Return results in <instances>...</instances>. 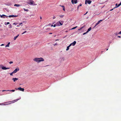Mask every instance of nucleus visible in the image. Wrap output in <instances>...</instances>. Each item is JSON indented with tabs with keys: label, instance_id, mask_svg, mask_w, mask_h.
Instances as JSON below:
<instances>
[{
	"label": "nucleus",
	"instance_id": "nucleus-11",
	"mask_svg": "<svg viewBox=\"0 0 121 121\" xmlns=\"http://www.w3.org/2000/svg\"><path fill=\"white\" fill-rule=\"evenodd\" d=\"M18 79V78H13L12 79V80H13L14 82H15Z\"/></svg>",
	"mask_w": 121,
	"mask_h": 121
},
{
	"label": "nucleus",
	"instance_id": "nucleus-4",
	"mask_svg": "<svg viewBox=\"0 0 121 121\" xmlns=\"http://www.w3.org/2000/svg\"><path fill=\"white\" fill-rule=\"evenodd\" d=\"M87 2V3L89 4H90L91 2V1L90 0H85V4H86V2Z\"/></svg>",
	"mask_w": 121,
	"mask_h": 121
},
{
	"label": "nucleus",
	"instance_id": "nucleus-57",
	"mask_svg": "<svg viewBox=\"0 0 121 121\" xmlns=\"http://www.w3.org/2000/svg\"><path fill=\"white\" fill-rule=\"evenodd\" d=\"M118 5L117 4V6Z\"/></svg>",
	"mask_w": 121,
	"mask_h": 121
},
{
	"label": "nucleus",
	"instance_id": "nucleus-2",
	"mask_svg": "<svg viewBox=\"0 0 121 121\" xmlns=\"http://www.w3.org/2000/svg\"><path fill=\"white\" fill-rule=\"evenodd\" d=\"M35 3H34V1L32 0H30V2L28 3V4L30 5H36L37 4H35Z\"/></svg>",
	"mask_w": 121,
	"mask_h": 121
},
{
	"label": "nucleus",
	"instance_id": "nucleus-10",
	"mask_svg": "<svg viewBox=\"0 0 121 121\" xmlns=\"http://www.w3.org/2000/svg\"><path fill=\"white\" fill-rule=\"evenodd\" d=\"M15 91V90H8L7 91H6L5 90H3L2 91H12L13 92H14Z\"/></svg>",
	"mask_w": 121,
	"mask_h": 121
},
{
	"label": "nucleus",
	"instance_id": "nucleus-42",
	"mask_svg": "<svg viewBox=\"0 0 121 121\" xmlns=\"http://www.w3.org/2000/svg\"><path fill=\"white\" fill-rule=\"evenodd\" d=\"M79 7V6H78L77 7V9L78 10V9Z\"/></svg>",
	"mask_w": 121,
	"mask_h": 121
},
{
	"label": "nucleus",
	"instance_id": "nucleus-19",
	"mask_svg": "<svg viewBox=\"0 0 121 121\" xmlns=\"http://www.w3.org/2000/svg\"><path fill=\"white\" fill-rule=\"evenodd\" d=\"M14 6H16L17 7H19L20 6V5L19 4H15L14 5Z\"/></svg>",
	"mask_w": 121,
	"mask_h": 121
},
{
	"label": "nucleus",
	"instance_id": "nucleus-9",
	"mask_svg": "<svg viewBox=\"0 0 121 121\" xmlns=\"http://www.w3.org/2000/svg\"><path fill=\"white\" fill-rule=\"evenodd\" d=\"M9 69V68H6L4 66H3L2 67V69L3 70H6L7 69Z\"/></svg>",
	"mask_w": 121,
	"mask_h": 121
},
{
	"label": "nucleus",
	"instance_id": "nucleus-54",
	"mask_svg": "<svg viewBox=\"0 0 121 121\" xmlns=\"http://www.w3.org/2000/svg\"><path fill=\"white\" fill-rule=\"evenodd\" d=\"M108 50V49H107L106 50Z\"/></svg>",
	"mask_w": 121,
	"mask_h": 121
},
{
	"label": "nucleus",
	"instance_id": "nucleus-50",
	"mask_svg": "<svg viewBox=\"0 0 121 121\" xmlns=\"http://www.w3.org/2000/svg\"><path fill=\"white\" fill-rule=\"evenodd\" d=\"M113 9H112L111 10H110V11H112V10Z\"/></svg>",
	"mask_w": 121,
	"mask_h": 121
},
{
	"label": "nucleus",
	"instance_id": "nucleus-51",
	"mask_svg": "<svg viewBox=\"0 0 121 121\" xmlns=\"http://www.w3.org/2000/svg\"><path fill=\"white\" fill-rule=\"evenodd\" d=\"M96 25H95V26L94 27V28L95 27H96Z\"/></svg>",
	"mask_w": 121,
	"mask_h": 121
},
{
	"label": "nucleus",
	"instance_id": "nucleus-49",
	"mask_svg": "<svg viewBox=\"0 0 121 121\" xmlns=\"http://www.w3.org/2000/svg\"><path fill=\"white\" fill-rule=\"evenodd\" d=\"M40 19H42L41 17H40Z\"/></svg>",
	"mask_w": 121,
	"mask_h": 121
},
{
	"label": "nucleus",
	"instance_id": "nucleus-35",
	"mask_svg": "<svg viewBox=\"0 0 121 121\" xmlns=\"http://www.w3.org/2000/svg\"><path fill=\"white\" fill-rule=\"evenodd\" d=\"M57 45V43H55V44H53V45L55 46Z\"/></svg>",
	"mask_w": 121,
	"mask_h": 121
},
{
	"label": "nucleus",
	"instance_id": "nucleus-1",
	"mask_svg": "<svg viewBox=\"0 0 121 121\" xmlns=\"http://www.w3.org/2000/svg\"><path fill=\"white\" fill-rule=\"evenodd\" d=\"M33 60L36 62H39L41 61H43L44 59L43 58L41 57L40 58H36L34 59Z\"/></svg>",
	"mask_w": 121,
	"mask_h": 121
},
{
	"label": "nucleus",
	"instance_id": "nucleus-26",
	"mask_svg": "<svg viewBox=\"0 0 121 121\" xmlns=\"http://www.w3.org/2000/svg\"><path fill=\"white\" fill-rule=\"evenodd\" d=\"M9 28H12V25L11 24H10L9 25Z\"/></svg>",
	"mask_w": 121,
	"mask_h": 121
},
{
	"label": "nucleus",
	"instance_id": "nucleus-22",
	"mask_svg": "<svg viewBox=\"0 0 121 121\" xmlns=\"http://www.w3.org/2000/svg\"><path fill=\"white\" fill-rule=\"evenodd\" d=\"M23 9H24V11H27V12H28V11H29L28 10V9H24V8H23Z\"/></svg>",
	"mask_w": 121,
	"mask_h": 121
},
{
	"label": "nucleus",
	"instance_id": "nucleus-28",
	"mask_svg": "<svg viewBox=\"0 0 121 121\" xmlns=\"http://www.w3.org/2000/svg\"><path fill=\"white\" fill-rule=\"evenodd\" d=\"M6 22H5V24L6 25H7L9 24H10V23L9 22H7L6 23V24H5Z\"/></svg>",
	"mask_w": 121,
	"mask_h": 121
},
{
	"label": "nucleus",
	"instance_id": "nucleus-12",
	"mask_svg": "<svg viewBox=\"0 0 121 121\" xmlns=\"http://www.w3.org/2000/svg\"><path fill=\"white\" fill-rule=\"evenodd\" d=\"M117 3L116 4V8H117L119 6L121 5V2L117 6Z\"/></svg>",
	"mask_w": 121,
	"mask_h": 121
},
{
	"label": "nucleus",
	"instance_id": "nucleus-20",
	"mask_svg": "<svg viewBox=\"0 0 121 121\" xmlns=\"http://www.w3.org/2000/svg\"><path fill=\"white\" fill-rule=\"evenodd\" d=\"M59 21V23H60V25H62L63 24V22H62V21L61 22H62V23H61L60 22V21Z\"/></svg>",
	"mask_w": 121,
	"mask_h": 121
},
{
	"label": "nucleus",
	"instance_id": "nucleus-43",
	"mask_svg": "<svg viewBox=\"0 0 121 121\" xmlns=\"http://www.w3.org/2000/svg\"><path fill=\"white\" fill-rule=\"evenodd\" d=\"M82 4H80L78 6H79V7L80 6H82Z\"/></svg>",
	"mask_w": 121,
	"mask_h": 121
},
{
	"label": "nucleus",
	"instance_id": "nucleus-3",
	"mask_svg": "<svg viewBox=\"0 0 121 121\" xmlns=\"http://www.w3.org/2000/svg\"><path fill=\"white\" fill-rule=\"evenodd\" d=\"M77 0H71V2L73 4H76L77 3Z\"/></svg>",
	"mask_w": 121,
	"mask_h": 121
},
{
	"label": "nucleus",
	"instance_id": "nucleus-15",
	"mask_svg": "<svg viewBox=\"0 0 121 121\" xmlns=\"http://www.w3.org/2000/svg\"><path fill=\"white\" fill-rule=\"evenodd\" d=\"M10 43V42L9 43H8L5 46V47H9V45Z\"/></svg>",
	"mask_w": 121,
	"mask_h": 121
},
{
	"label": "nucleus",
	"instance_id": "nucleus-8",
	"mask_svg": "<svg viewBox=\"0 0 121 121\" xmlns=\"http://www.w3.org/2000/svg\"><path fill=\"white\" fill-rule=\"evenodd\" d=\"M18 16L17 15H9L8 17H16Z\"/></svg>",
	"mask_w": 121,
	"mask_h": 121
},
{
	"label": "nucleus",
	"instance_id": "nucleus-30",
	"mask_svg": "<svg viewBox=\"0 0 121 121\" xmlns=\"http://www.w3.org/2000/svg\"><path fill=\"white\" fill-rule=\"evenodd\" d=\"M60 17H61V18H63L64 16V15H60L59 16Z\"/></svg>",
	"mask_w": 121,
	"mask_h": 121
},
{
	"label": "nucleus",
	"instance_id": "nucleus-21",
	"mask_svg": "<svg viewBox=\"0 0 121 121\" xmlns=\"http://www.w3.org/2000/svg\"><path fill=\"white\" fill-rule=\"evenodd\" d=\"M61 6L62 7L63 10L64 11H65V8L64 6Z\"/></svg>",
	"mask_w": 121,
	"mask_h": 121
},
{
	"label": "nucleus",
	"instance_id": "nucleus-48",
	"mask_svg": "<svg viewBox=\"0 0 121 121\" xmlns=\"http://www.w3.org/2000/svg\"><path fill=\"white\" fill-rule=\"evenodd\" d=\"M5 17H8V16H7L6 15V16H5Z\"/></svg>",
	"mask_w": 121,
	"mask_h": 121
},
{
	"label": "nucleus",
	"instance_id": "nucleus-44",
	"mask_svg": "<svg viewBox=\"0 0 121 121\" xmlns=\"http://www.w3.org/2000/svg\"><path fill=\"white\" fill-rule=\"evenodd\" d=\"M4 44H2L1 45V46H4Z\"/></svg>",
	"mask_w": 121,
	"mask_h": 121
},
{
	"label": "nucleus",
	"instance_id": "nucleus-45",
	"mask_svg": "<svg viewBox=\"0 0 121 121\" xmlns=\"http://www.w3.org/2000/svg\"><path fill=\"white\" fill-rule=\"evenodd\" d=\"M22 24V23H21L19 24L20 25H21V24Z\"/></svg>",
	"mask_w": 121,
	"mask_h": 121
},
{
	"label": "nucleus",
	"instance_id": "nucleus-6",
	"mask_svg": "<svg viewBox=\"0 0 121 121\" xmlns=\"http://www.w3.org/2000/svg\"><path fill=\"white\" fill-rule=\"evenodd\" d=\"M17 89L18 90H19L20 91H24V89L23 88H22L21 87H20L18 88H17Z\"/></svg>",
	"mask_w": 121,
	"mask_h": 121
},
{
	"label": "nucleus",
	"instance_id": "nucleus-7",
	"mask_svg": "<svg viewBox=\"0 0 121 121\" xmlns=\"http://www.w3.org/2000/svg\"><path fill=\"white\" fill-rule=\"evenodd\" d=\"M76 42L75 41H74L73 43L70 44V45H71V46L72 45L73 46H74L76 43Z\"/></svg>",
	"mask_w": 121,
	"mask_h": 121
},
{
	"label": "nucleus",
	"instance_id": "nucleus-52",
	"mask_svg": "<svg viewBox=\"0 0 121 121\" xmlns=\"http://www.w3.org/2000/svg\"><path fill=\"white\" fill-rule=\"evenodd\" d=\"M18 99H17V100H15L14 101H15V100H16V101H17V100H18Z\"/></svg>",
	"mask_w": 121,
	"mask_h": 121
},
{
	"label": "nucleus",
	"instance_id": "nucleus-53",
	"mask_svg": "<svg viewBox=\"0 0 121 121\" xmlns=\"http://www.w3.org/2000/svg\"><path fill=\"white\" fill-rule=\"evenodd\" d=\"M15 89H16V90H17V88H15Z\"/></svg>",
	"mask_w": 121,
	"mask_h": 121
},
{
	"label": "nucleus",
	"instance_id": "nucleus-47",
	"mask_svg": "<svg viewBox=\"0 0 121 121\" xmlns=\"http://www.w3.org/2000/svg\"><path fill=\"white\" fill-rule=\"evenodd\" d=\"M50 29L49 28H47V29H46V30H49Z\"/></svg>",
	"mask_w": 121,
	"mask_h": 121
},
{
	"label": "nucleus",
	"instance_id": "nucleus-40",
	"mask_svg": "<svg viewBox=\"0 0 121 121\" xmlns=\"http://www.w3.org/2000/svg\"><path fill=\"white\" fill-rule=\"evenodd\" d=\"M20 26V25L19 24V25H17V27H19Z\"/></svg>",
	"mask_w": 121,
	"mask_h": 121
},
{
	"label": "nucleus",
	"instance_id": "nucleus-39",
	"mask_svg": "<svg viewBox=\"0 0 121 121\" xmlns=\"http://www.w3.org/2000/svg\"><path fill=\"white\" fill-rule=\"evenodd\" d=\"M56 18V17L55 16H54L53 18V19H54Z\"/></svg>",
	"mask_w": 121,
	"mask_h": 121
},
{
	"label": "nucleus",
	"instance_id": "nucleus-33",
	"mask_svg": "<svg viewBox=\"0 0 121 121\" xmlns=\"http://www.w3.org/2000/svg\"><path fill=\"white\" fill-rule=\"evenodd\" d=\"M9 63L10 64H11L13 63V62L11 61L9 62Z\"/></svg>",
	"mask_w": 121,
	"mask_h": 121
},
{
	"label": "nucleus",
	"instance_id": "nucleus-25",
	"mask_svg": "<svg viewBox=\"0 0 121 121\" xmlns=\"http://www.w3.org/2000/svg\"><path fill=\"white\" fill-rule=\"evenodd\" d=\"M7 104H4V103H2L0 104V105H5Z\"/></svg>",
	"mask_w": 121,
	"mask_h": 121
},
{
	"label": "nucleus",
	"instance_id": "nucleus-13",
	"mask_svg": "<svg viewBox=\"0 0 121 121\" xmlns=\"http://www.w3.org/2000/svg\"><path fill=\"white\" fill-rule=\"evenodd\" d=\"M102 21V20H100L96 24V26H97L100 23V22Z\"/></svg>",
	"mask_w": 121,
	"mask_h": 121
},
{
	"label": "nucleus",
	"instance_id": "nucleus-32",
	"mask_svg": "<svg viewBox=\"0 0 121 121\" xmlns=\"http://www.w3.org/2000/svg\"><path fill=\"white\" fill-rule=\"evenodd\" d=\"M17 24H18V23H13V25H16Z\"/></svg>",
	"mask_w": 121,
	"mask_h": 121
},
{
	"label": "nucleus",
	"instance_id": "nucleus-5",
	"mask_svg": "<svg viewBox=\"0 0 121 121\" xmlns=\"http://www.w3.org/2000/svg\"><path fill=\"white\" fill-rule=\"evenodd\" d=\"M19 68H16L13 71V72L14 73H16L17 71L19 70Z\"/></svg>",
	"mask_w": 121,
	"mask_h": 121
},
{
	"label": "nucleus",
	"instance_id": "nucleus-55",
	"mask_svg": "<svg viewBox=\"0 0 121 121\" xmlns=\"http://www.w3.org/2000/svg\"><path fill=\"white\" fill-rule=\"evenodd\" d=\"M58 40V39H57V40H56V41H57V40Z\"/></svg>",
	"mask_w": 121,
	"mask_h": 121
},
{
	"label": "nucleus",
	"instance_id": "nucleus-37",
	"mask_svg": "<svg viewBox=\"0 0 121 121\" xmlns=\"http://www.w3.org/2000/svg\"><path fill=\"white\" fill-rule=\"evenodd\" d=\"M118 34H121V31L118 33Z\"/></svg>",
	"mask_w": 121,
	"mask_h": 121
},
{
	"label": "nucleus",
	"instance_id": "nucleus-18",
	"mask_svg": "<svg viewBox=\"0 0 121 121\" xmlns=\"http://www.w3.org/2000/svg\"><path fill=\"white\" fill-rule=\"evenodd\" d=\"M19 36V35H18L17 36H16L14 38V40H15L18 37V36Z\"/></svg>",
	"mask_w": 121,
	"mask_h": 121
},
{
	"label": "nucleus",
	"instance_id": "nucleus-38",
	"mask_svg": "<svg viewBox=\"0 0 121 121\" xmlns=\"http://www.w3.org/2000/svg\"><path fill=\"white\" fill-rule=\"evenodd\" d=\"M88 12L87 11L86 12V13H85V14H84V15H85L86 14H87V13H88Z\"/></svg>",
	"mask_w": 121,
	"mask_h": 121
},
{
	"label": "nucleus",
	"instance_id": "nucleus-46",
	"mask_svg": "<svg viewBox=\"0 0 121 121\" xmlns=\"http://www.w3.org/2000/svg\"><path fill=\"white\" fill-rule=\"evenodd\" d=\"M49 34H52V33H50Z\"/></svg>",
	"mask_w": 121,
	"mask_h": 121
},
{
	"label": "nucleus",
	"instance_id": "nucleus-23",
	"mask_svg": "<svg viewBox=\"0 0 121 121\" xmlns=\"http://www.w3.org/2000/svg\"><path fill=\"white\" fill-rule=\"evenodd\" d=\"M9 73L10 74V75L12 76V75H13V74L14 73L13 72H12L11 73Z\"/></svg>",
	"mask_w": 121,
	"mask_h": 121
},
{
	"label": "nucleus",
	"instance_id": "nucleus-14",
	"mask_svg": "<svg viewBox=\"0 0 121 121\" xmlns=\"http://www.w3.org/2000/svg\"><path fill=\"white\" fill-rule=\"evenodd\" d=\"M56 26H60V23H59V21L58 22H57L56 23Z\"/></svg>",
	"mask_w": 121,
	"mask_h": 121
},
{
	"label": "nucleus",
	"instance_id": "nucleus-29",
	"mask_svg": "<svg viewBox=\"0 0 121 121\" xmlns=\"http://www.w3.org/2000/svg\"><path fill=\"white\" fill-rule=\"evenodd\" d=\"M6 16V15H4V14H3L2 15H1L0 16V17H3V16Z\"/></svg>",
	"mask_w": 121,
	"mask_h": 121
},
{
	"label": "nucleus",
	"instance_id": "nucleus-56",
	"mask_svg": "<svg viewBox=\"0 0 121 121\" xmlns=\"http://www.w3.org/2000/svg\"><path fill=\"white\" fill-rule=\"evenodd\" d=\"M3 18H5V17H3Z\"/></svg>",
	"mask_w": 121,
	"mask_h": 121
},
{
	"label": "nucleus",
	"instance_id": "nucleus-36",
	"mask_svg": "<svg viewBox=\"0 0 121 121\" xmlns=\"http://www.w3.org/2000/svg\"><path fill=\"white\" fill-rule=\"evenodd\" d=\"M26 32V31H25L24 32H23V33H22V34H24Z\"/></svg>",
	"mask_w": 121,
	"mask_h": 121
},
{
	"label": "nucleus",
	"instance_id": "nucleus-27",
	"mask_svg": "<svg viewBox=\"0 0 121 121\" xmlns=\"http://www.w3.org/2000/svg\"><path fill=\"white\" fill-rule=\"evenodd\" d=\"M114 34L116 35H118V34H118V33H117H117H115Z\"/></svg>",
	"mask_w": 121,
	"mask_h": 121
},
{
	"label": "nucleus",
	"instance_id": "nucleus-41",
	"mask_svg": "<svg viewBox=\"0 0 121 121\" xmlns=\"http://www.w3.org/2000/svg\"><path fill=\"white\" fill-rule=\"evenodd\" d=\"M117 37H118V38H121V37L120 36H117Z\"/></svg>",
	"mask_w": 121,
	"mask_h": 121
},
{
	"label": "nucleus",
	"instance_id": "nucleus-16",
	"mask_svg": "<svg viewBox=\"0 0 121 121\" xmlns=\"http://www.w3.org/2000/svg\"><path fill=\"white\" fill-rule=\"evenodd\" d=\"M70 46H71V45H69L67 47V49H66V51H68L69 50V47H70Z\"/></svg>",
	"mask_w": 121,
	"mask_h": 121
},
{
	"label": "nucleus",
	"instance_id": "nucleus-31",
	"mask_svg": "<svg viewBox=\"0 0 121 121\" xmlns=\"http://www.w3.org/2000/svg\"><path fill=\"white\" fill-rule=\"evenodd\" d=\"M88 33V32H87V31H86V32H85L84 33H83V35H85L86 34V33Z\"/></svg>",
	"mask_w": 121,
	"mask_h": 121
},
{
	"label": "nucleus",
	"instance_id": "nucleus-24",
	"mask_svg": "<svg viewBox=\"0 0 121 121\" xmlns=\"http://www.w3.org/2000/svg\"><path fill=\"white\" fill-rule=\"evenodd\" d=\"M77 27V26H76V27H73V28H72L71 29V30H73L75 29Z\"/></svg>",
	"mask_w": 121,
	"mask_h": 121
},
{
	"label": "nucleus",
	"instance_id": "nucleus-34",
	"mask_svg": "<svg viewBox=\"0 0 121 121\" xmlns=\"http://www.w3.org/2000/svg\"><path fill=\"white\" fill-rule=\"evenodd\" d=\"M56 26V24H54L53 26V25H52L51 26H53V27H55Z\"/></svg>",
	"mask_w": 121,
	"mask_h": 121
},
{
	"label": "nucleus",
	"instance_id": "nucleus-17",
	"mask_svg": "<svg viewBox=\"0 0 121 121\" xmlns=\"http://www.w3.org/2000/svg\"><path fill=\"white\" fill-rule=\"evenodd\" d=\"M91 29V27H90L89 29H88L87 30V32H88L89 31H90Z\"/></svg>",
	"mask_w": 121,
	"mask_h": 121
}]
</instances>
